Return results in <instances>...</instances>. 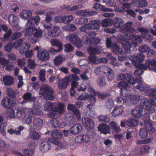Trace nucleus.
<instances>
[{
    "label": "nucleus",
    "mask_w": 156,
    "mask_h": 156,
    "mask_svg": "<svg viewBox=\"0 0 156 156\" xmlns=\"http://www.w3.org/2000/svg\"><path fill=\"white\" fill-rule=\"evenodd\" d=\"M132 24V22H129L125 25V28L122 31V32H124L125 36L121 35L118 40L121 43L126 53H129L131 51V42L132 43L133 47H136L142 42V39L139 36H134V34L136 33L135 30L130 27Z\"/></svg>",
    "instance_id": "obj_1"
},
{
    "label": "nucleus",
    "mask_w": 156,
    "mask_h": 156,
    "mask_svg": "<svg viewBox=\"0 0 156 156\" xmlns=\"http://www.w3.org/2000/svg\"><path fill=\"white\" fill-rule=\"evenodd\" d=\"M145 57L143 54H139L131 56L129 59L133 64L136 66V69L134 72L136 75L140 76L143 72V70L149 69L156 72V57L153 59L146 60L145 65L141 64L140 62L144 61Z\"/></svg>",
    "instance_id": "obj_2"
},
{
    "label": "nucleus",
    "mask_w": 156,
    "mask_h": 156,
    "mask_svg": "<svg viewBox=\"0 0 156 156\" xmlns=\"http://www.w3.org/2000/svg\"><path fill=\"white\" fill-rule=\"evenodd\" d=\"M31 16L30 10H23L20 14V16L24 20H28L26 24L27 27L23 31V33L25 36L29 37H32L33 32L36 30V28L34 27V24L37 26L40 20V18L38 16H35L34 18H31Z\"/></svg>",
    "instance_id": "obj_3"
},
{
    "label": "nucleus",
    "mask_w": 156,
    "mask_h": 156,
    "mask_svg": "<svg viewBox=\"0 0 156 156\" xmlns=\"http://www.w3.org/2000/svg\"><path fill=\"white\" fill-rule=\"evenodd\" d=\"M154 105H153L148 99L144 98L140 102V105L137 106L132 111L131 114L134 117L139 118L143 115H144L145 111L146 113H152L154 112Z\"/></svg>",
    "instance_id": "obj_4"
},
{
    "label": "nucleus",
    "mask_w": 156,
    "mask_h": 156,
    "mask_svg": "<svg viewBox=\"0 0 156 156\" xmlns=\"http://www.w3.org/2000/svg\"><path fill=\"white\" fill-rule=\"evenodd\" d=\"M137 82L139 85L136 86V88L141 91L145 90L146 95L151 97L149 100L156 106V89H149L148 86L143 82L141 77L137 79Z\"/></svg>",
    "instance_id": "obj_5"
},
{
    "label": "nucleus",
    "mask_w": 156,
    "mask_h": 156,
    "mask_svg": "<svg viewBox=\"0 0 156 156\" xmlns=\"http://www.w3.org/2000/svg\"><path fill=\"white\" fill-rule=\"evenodd\" d=\"M33 106L34 110L30 109L28 112V115L22 119V121L27 124H29L32 122V117L34 115H41L43 114L42 111L40 110L41 107L40 104L37 101L34 102Z\"/></svg>",
    "instance_id": "obj_6"
},
{
    "label": "nucleus",
    "mask_w": 156,
    "mask_h": 156,
    "mask_svg": "<svg viewBox=\"0 0 156 156\" xmlns=\"http://www.w3.org/2000/svg\"><path fill=\"white\" fill-rule=\"evenodd\" d=\"M52 109H54L53 111L55 110L61 114L64 111L65 107L62 103H58L57 104L51 103L49 101L46 102L44 105V110L48 111Z\"/></svg>",
    "instance_id": "obj_7"
},
{
    "label": "nucleus",
    "mask_w": 156,
    "mask_h": 156,
    "mask_svg": "<svg viewBox=\"0 0 156 156\" xmlns=\"http://www.w3.org/2000/svg\"><path fill=\"white\" fill-rule=\"evenodd\" d=\"M40 89L43 92L40 93V94L43 96L45 99L52 100L54 99L53 96L51 94L53 90L50 86L47 85H44Z\"/></svg>",
    "instance_id": "obj_8"
},
{
    "label": "nucleus",
    "mask_w": 156,
    "mask_h": 156,
    "mask_svg": "<svg viewBox=\"0 0 156 156\" xmlns=\"http://www.w3.org/2000/svg\"><path fill=\"white\" fill-rule=\"evenodd\" d=\"M89 53L90 54L88 57V59L90 62L95 64H98L100 63V60L98 58L95 54H99L100 51L98 49L92 47H89L88 48Z\"/></svg>",
    "instance_id": "obj_9"
},
{
    "label": "nucleus",
    "mask_w": 156,
    "mask_h": 156,
    "mask_svg": "<svg viewBox=\"0 0 156 156\" xmlns=\"http://www.w3.org/2000/svg\"><path fill=\"white\" fill-rule=\"evenodd\" d=\"M101 22L98 20H93L91 21L90 23L85 25L80 28L81 31L87 33L89 30L91 29L98 30L100 28Z\"/></svg>",
    "instance_id": "obj_10"
},
{
    "label": "nucleus",
    "mask_w": 156,
    "mask_h": 156,
    "mask_svg": "<svg viewBox=\"0 0 156 156\" xmlns=\"http://www.w3.org/2000/svg\"><path fill=\"white\" fill-rule=\"evenodd\" d=\"M118 87L120 89L121 94L125 97L129 96L131 94L130 91L128 90L130 87L128 83L125 81H122L119 82Z\"/></svg>",
    "instance_id": "obj_11"
},
{
    "label": "nucleus",
    "mask_w": 156,
    "mask_h": 156,
    "mask_svg": "<svg viewBox=\"0 0 156 156\" xmlns=\"http://www.w3.org/2000/svg\"><path fill=\"white\" fill-rule=\"evenodd\" d=\"M94 34V33H92L89 34L87 39L86 37H85L83 39L84 43L88 45L99 43L100 42V40L99 38L94 37L93 34Z\"/></svg>",
    "instance_id": "obj_12"
},
{
    "label": "nucleus",
    "mask_w": 156,
    "mask_h": 156,
    "mask_svg": "<svg viewBox=\"0 0 156 156\" xmlns=\"http://www.w3.org/2000/svg\"><path fill=\"white\" fill-rule=\"evenodd\" d=\"M67 40L74 44L76 46L80 48L83 45V43L77 36L75 34H70L66 37Z\"/></svg>",
    "instance_id": "obj_13"
},
{
    "label": "nucleus",
    "mask_w": 156,
    "mask_h": 156,
    "mask_svg": "<svg viewBox=\"0 0 156 156\" xmlns=\"http://www.w3.org/2000/svg\"><path fill=\"white\" fill-rule=\"evenodd\" d=\"M91 137L89 134H81L76 137L75 141L77 143H88L91 141Z\"/></svg>",
    "instance_id": "obj_14"
},
{
    "label": "nucleus",
    "mask_w": 156,
    "mask_h": 156,
    "mask_svg": "<svg viewBox=\"0 0 156 156\" xmlns=\"http://www.w3.org/2000/svg\"><path fill=\"white\" fill-rule=\"evenodd\" d=\"M42 30L41 29L38 30L36 28V30L34 31V32H33L34 37H28V39L31 43H34L37 42L38 38L41 37L42 36Z\"/></svg>",
    "instance_id": "obj_15"
},
{
    "label": "nucleus",
    "mask_w": 156,
    "mask_h": 156,
    "mask_svg": "<svg viewBox=\"0 0 156 156\" xmlns=\"http://www.w3.org/2000/svg\"><path fill=\"white\" fill-rule=\"evenodd\" d=\"M58 113L57 111L55 110L52 111L48 113V115L49 118L53 119V120L51 121V125L54 127H56L59 125V123L58 122L56 119L58 116Z\"/></svg>",
    "instance_id": "obj_16"
},
{
    "label": "nucleus",
    "mask_w": 156,
    "mask_h": 156,
    "mask_svg": "<svg viewBox=\"0 0 156 156\" xmlns=\"http://www.w3.org/2000/svg\"><path fill=\"white\" fill-rule=\"evenodd\" d=\"M37 56L38 59L42 62L47 61L49 58L48 53L44 50H41L38 51L37 53Z\"/></svg>",
    "instance_id": "obj_17"
},
{
    "label": "nucleus",
    "mask_w": 156,
    "mask_h": 156,
    "mask_svg": "<svg viewBox=\"0 0 156 156\" xmlns=\"http://www.w3.org/2000/svg\"><path fill=\"white\" fill-rule=\"evenodd\" d=\"M118 77L119 80L125 79L131 84L134 85L135 84L136 81L134 78L128 74H125L123 73H119L118 75Z\"/></svg>",
    "instance_id": "obj_18"
},
{
    "label": "nucleus",
    "mask_w": 156,
    "mask_h": 156,
    "mask_svg": "<svg viewBox=\"0 0 156 156\" xmlns=\"http://www.w3.org/2000/svg\"><path fill=\"white\" fill-rule=\"evenodd\" d=\"M67 109L70 114H73V116L76 118V119H80L81 118V113L79 110L75 108L74 106L71 104H69L67 106Z\"/></svg>",
    "instance_id": "obj_19"
},
{
    "label": "nucleus",
    "mask_w": 156,
    "mask_h": 156,
    "mask_svg": "<svg viewBox=\"0 0 156 156\" xmlns=\"http://www.w3.org/2000/svg\"><path fill=\"white\" fill-rule=\"evenodd\" d=\"M69 83V78L65 77L58 81V89L60 90L65 91L64 89L66 88Z\"/></svg>",
    "instance_id": "obj_20"
},
{
    "label": "nucleus",
    "mask_w": 156,
    "mask_h": 156,
    "mask_svg": "<svg viewBox=\"0 0 156 156\" xmlns=\"http://www.w3.org/2000/svg\"><path fill=\"white\" fill-rule=\"evenodd\" d=\"M1 103L3 107L8 108L12 107L14 105V102L12 101L7 97L4 98L2 99Z\"/></svg>",
    "instance_id": "obj_21"
},
{
    "label": "nucleus",
    "mask_w": 156,
    "mask_h": 156,
    "mask_svg": "<svg viewBox=\"0 0 156 156\" xmlns=\"http://www.w3.org/2000/svg\"><path fill=\"white\" fill-rule=\"evenodd\" d=\"M82 121L84 126L87 129L90 130L94 127V123L92 119L84 117Z\"/></svg>",
    "instance_id": "obj_22"
},
{
    "label": "nucleus",
    "mask_w": 156,
    "mask_h": 156,
    "mask_svg": "<svg viewBox=\"0 0 156 156\" xmlns=\"http://www.w3.org/2000/svg\"><path fill=\"white\" fill-rule=\"evenodd\" d=\"M61 33V30L57 26H53L51 30H48V35L52 37L58 36Z\"/></svg>",
    "instance_id": "obj_23"
},
{
    "label": "nucleus",
    "mask_w": 156,
    "mask_h": 156,
    "mask_svg": "<svg viewBox=\"0 0 156 156\" xmlns=\"http://www.w3.org/2000/svg\"><path fill=\"white\" fill-rule=\"evenodd\" d=\"M1 81L5 85L9 86L14 83V79L10 76L5 75L2 77Z\"/></svg>",
    "instance_id": "obj_24"
},
{
    "label": "nucleus",
    "mask_w": 156,
    "mask_h": 156,
    "mask_svg": "<svg viewBox=\"0 0 156 156\" xmlns=\"http://www.w3.org/2000/svg\"><path fill=\"white\" fill-rule=\"evenodd\" d=\"M82 6L81 5H77L70 7L69 5H61L60 6H55L54 9H59L60 10H64L65 9H69V10H77L78 9H81L82 8Z\"/></svg>",
    "instance_id": "obj_25"
},
{
    "label": "nucleus",
    "mask_w": 156,
    "mask_h": 156,
    "mask_svg": "<svg viewBox=\"0 0 156 156\" xmlns=\"http://www.w3.org/2000/svg\"><path fill=\"white\" fill-rule=\"evenodd\" d=\"M83 127L80 124H76L70 129V133L72 134H76L80 133L82 130Z\"/></svg>",
    "instance_id": "obj_26"
},
{
    "label": "nucleus",
    "mask_w": 156,
    "mask_h": 156,
    "mask_svg": "<svg viewBox=\"0 0 156 156\" xmlns=\"http://www.w3.org/2000/svg\"><path fill=\"white\" fill-rule=\"evenodd\" d=\"M124 111V108L122 106H116L114 108L112 112L113 116L116 117L121 115Z\"/></svg>",
    "instance_id": "obj_27"
},
{
    "label": "nucleus",
    "mask_w": 156,
    "mask_h": 156,
    "mask_svg": "<svg viewBox=\"0 0 156 156\" xmlns=\"http://www.w3.org/2000/svg\"><path fill=\"white\" fill-rule=\"evenodd\" d=\"M102 68L105 69V73L109 80H112L114 78V74L112 69L106 66H104Z\"/></svg>",
    "instance_id": "obj_28"
},
{
    "label": "nucleus",
    "mask_w": 156,
    "mask_h": 156,
    "mask_svg": "<svg viewBox=\"0 0 156 156\" xmlns=\"http://www.w3.org/2000/svg\"><path fill=\"white\" fill-rule=\"evenodd\" d=\"M132 4L135 6L141 8L146 6L147 5V2L146 0H132Z\"/></svg>",
    "instance_id": "obj_29"
},
{
    "label": "nucleus",
    "mask_w": 156,
    "mask_h": 156,
    "mask_svg": "<svg viewBox=\"0 0 156 156\" xmlns=\"http://www.w3.org/2000/svg\"><path fill=\"white\" fill-rule=\"evenodd\" d=\"M78 10V15L83 16H90L94 15L97 14V12L93 10Z\"/></svg>",
    "instance_id": "obj_30"
},
{
    "label": "nucleus",
    "mask_w": 156,
    "mask_h": 156,
    "mask_svg": "<svg viewBox=\"0 0 156 156\" xmlns=\"http://www.w3.org/2000/svg\"><path fill=\"white\" fill-rule=\"evenodd\" d=\"M98 130L102 133L105 134L110 132V129L109 127L107 125L105 124H101L98 127Z\"/></svg>",
    "instance_id": "obj_31"
},
{
    "label": "nucleus",
    "mask_w": 156,
    "mask_h": 156,
    "mask_svg": "<svg viewBox=\"0 0 156 156\" xmlns=\"http://www.w3.org/2000/svg\"><path fill=\"white\" fill-rule=\"evenodd\" d=\"M32 95L31 93L27 92L24 94L23 96V98L24 100H27V102H30V103L33 102V105H34V102L37 101L38 102L37 100L35 99L34 97L31 98Z\"/></svg>",
    "instance_id": "obj_32"
},
{
    "label": "nucleus",
    "mask_w": 156,
    "mask_h": 156,
    "mask_svg": "<svg viewBox=\"0 0 156 156\" xmlns=\"http://www.w3.org/2000/svg\"><path fill=\"white\" fill-rule=\"evenodd\" d=\"M109 124L114 133H119L120 131L119 125L115 122L111 121L109 123Z\"/></svg>",
    "instance_id": "obj_33"
},
{
    "label": "nucleus",
    "mask_w": 156,
    "mask_h": 156,
    "mask_svg": "<svg viewBox=\"0 0 156 156\" xmlns=\"http://www.w3.org/2000/svg\"><path fill=\"white\" fill-rule=\"evenodd\" d=\"M113 21L114 24V26L115 28H120L124 25V21L120 18H115Z\"/></svg>",
    "instance_id": "obj_34"
},
{
    "label": "nucleus",
    "mask_w": 156,
    "mask_h": 156,
    "mask_svg": "<svg viewBox=\"0 0 156 156\" xmlns=\"http://www.w3.org/2000/svg\"><path fill=\"white\" fill-rule=\"evenodd\" d=\"M66 60V58L63 55H59L56 57L54 59V63L55 65H60Z\"/></svg>",
    "instance_id": "obj_35"
},
{
    "label": "nucleus",
    "mask_w": 156,
    "mask_h": 156,
    "mask_svg": "<svg viewBox=\"0 0 156 156\" xmlns=\"http://www.w3.org/2000/svg\"><path fill=\"white\" fill-rule=\"evenodd\" d=\"M50 147L49 144L47 142H43L41 143L39 145L40 150L43 152L48 151Z\"/></svg>",
    "instance_id": "obj_36"
},
{
    "label": "nucleus",
    "mask_w": 156,
    "mask_h": 156,
    "mask_svg": "<svg viewBox=\"0 0 156 156\" xmlns=\"http://www.w3.org/2000/svg\"><path fill=\"white\" fill-rule=\"evenodd\" d=\"M30 47V44L28 42H25L23 44L20 48V54H23Z\"/></svg>",
    "instance_id": "obj_37"
},
{
    "label": "nucleus",
    "mask_w": 156,
    "mask_h": 156,
    "mask_svg": "<svg viewBox=\"0 0 156 156\" xmlns=\"http://www.w3.org/2000/svg\"><path fill=\"white\" fill-rule=\"evenodd\" d=\"M140 100V97L138 95H131L130 96L129 99H128L130 104H134L138 103Z\"/></svg>",
    "instance_id": "obj_38"
},
{
    "label": "nucleus",
    "mask_w": 156,
    "mask_h": 156,
    "mask_svg": "<svg viewBox=\"0 0 156 156\" xmlns=\"http://www.w3.org/2000/svg\"><path fill=\"white\" fill-rule=\"evenodd\" d=\"M88 100L90 103V104L87 105V107L90 111H91L92 107L94 105L96 102V98L94 96L90 95V98H88Z\"/></svg>",
    "instance_id": "obj_39"
},
{
    "label": "nucleus",
    "mask_w": 156,
    "mask_h": 156,
    "mask_svg": "<svg viewBox=\"0 0 156 156\" xmlns=\"http://www.w3.org/2000/svg\"><path fill=\"white\" fill-rule=\"evenodd\" d=\"M50 42L53 46H57L58 48L62 50V44L58 39H52L51 40Z\"/></svg>",
    "instance_id": "obj_40"
},
{
    "label": "nucleus",
    "mask_w": 156,
    "mask_h": 156,
    "mask_svg": "<svg viewBox=\"0 0 156 156\" xmlns=\"http://www.w3.org/2000/svg\"><path fill=\"white\" fill-rule=\"evenodd\" d=\"M51 136L53 139H59L61 138L62 134L59 131L54 130L51 133Z\"/></svg>",
    "instance_id": "obj_41"
},
{
    "label": "nucleus",
    "mask_w": 156,
    "mask_h": 156,
    "mask_svg": "<svg viewBox=\"0 0 156 156\" xmlns=\"http://www.w3.org/2000/svg\"><path fill=\"white\" fill-rule=\"evenodd\" d=\"M111 48L113 51V52L117 54H121L122 52V49L120 48L116 44L112 45L111 46Z\"/></svg>",
    "instance_id": "obj_42"
},
{
    "label": "nucleus",
    "mask_w": 156,
    "mask_h": 156,
    "mask_svg": "<svg viewBox=\"0 0 156 156\" xmlns=\"http://www.w3.org/2000/svg\"><path fill=\"white\" fill-rule=\"evenodd\" d=\"M87 19L84 17L81 18H77L75 20V23L78 25H80L84 24L87 23Z\"/></svg>",
    "instance_id": "obj_43"
},
{
    "label": "nucleus",
    "mask_w": 156,
    "mask_h": 156,
    "mask_svg": "<svg viewBox=\"0 0 156 156\" xmlns=\"http://www.w3.org/2000/svg\"><path fill=\"white\" fill-rule=\"evenodd\" d=\"M113 21L112 20L107 19L103 20L101 22V25L104 27L110 26L112 25Z\"/></svg>",
    "instance_id": "obj_44"
},
{
    "label": "nucleus",
    "mask_w": 156,
    "mask_h": 156,
    "mask_svg": "<svg viewBox=\"0 0 156 156\" xmlns=\"http://www.w3.org/2000/svg\"><path fill=\"white\" fill-rule=\"evenodd\" d=\"M138 124V122L133 119H129L126 122V124L129 126H135L137 125Z\"/></svg>",
    "instance_id": "obj_45"
},
{
    "label": "nucleus",
    "mask_w": 156,
    "mask_h": 156,
    "mask_svg": "<svg viewBox=\"0 0 156 156\" xmlns=\"http://www.w3.org/2000/svg\"><path fill=\"white\" fill-rule=\"evenodd\" d=\"M140 134L142 138H145L147 136V130L146 128H143L140 130Z\"/></svg>",
    "instance_id": "obj_46"
},
{
    "label": "nucleus",
    "mask_w": 156,
    "mask_h": 156,
    "mask_svg": "<svg viewBox=\"0 0 156 156\" xmlns=\"http://www.w3.org/2000/svg\"><path fill=\"white\" fill-rule=\"evenodd\" d=\"M116 101L118 104H128L129 103V101L123 99L122 97H117L116 98Z\"/></svg>",
    "instance_id": "obj_47"
},
{
    "label": "nucleus",
    "mask_w": 156,
    "mask_h": 156,
    "mask_svg": "<svg viewBox=\"0 0 156 156\" xmlns=\"http://www.w3.org/2000/svg\"><path fill=\"white\" fill-rule=\"evenodd\" d=\"M12 33V31L11 29L9 30L8 32L4 34L3 37L2 38V40L3 42H5L7 41H10L9 36Z\"/></svg>",
    "instance_id": "obj_48"
},
{
    "label": "nucleus",
    "mask_w": 156,
    "mask_h": 156,
    "mask_svg": "<svg viewBox=\"0 0 156 156\" xmlns=\"http://www.w3.org/2000/svg\"><path fill=\"white\" fill-rule=\"evenodd\" d=\"M16 115L18 117L21 118L22 120V119L25 116V113L24 110L22 109L18 110L16 112Z\"/></svg>",
    "instance_id": "obj_49"
},
{
    "label": "nucleus",
    "mask_w": 156,
    "mask_h": 156,
    "mask_svg": "<svg viewBox=\"0 0 156 156\" xmlns=\"http://www.w3.org/2000/svg\"><path fill=\"white\" fill-rule=\"evenodd\" d=\"M5 115L6 117L10 118H14L15 117L14 111L12 109L9 110Z\"/></svg>",
    "instance_id": "obj_50"
},
{
    "label": "nucleus",
    "mask_w": 156,
    "mask_h": 156,
    "mask_svg": "<svg viewBox=\"0 0 156 156\" xmlns=\"http://www.w3.org/2000/svg\"><path fill=\"white\" fill-rule=\"evenodd\" d=\"M37 64L35 61L32 59H29L27 61V65L30 69H34L36 66Z\"/></svg>",
    "instance_id": "obj_51"
},
{
    "label": "nucleus",
    "mask_w": 156,
    "mask_h": 156,
    "mask_svg": "<svg viewBox=\"0 0 156 156\" xmlns=\"http://www.w3.org/2000/svg\"><path fill=\"white\" fill-rule=\"evenodd\" d=\"M63 29L65 30L73 31L75 30L76 29V27L73 24H70L63 27Z\"/></svg>",
    "instance_id": "obj_52"
},
{
    "label": "nucleus",
    "mask_w": 156,
    "mask_h": 156,
    "mask_svg": "<svg viewBox=\"0 0 156 156\" xmlns=\"http://www.w3.org/2000/svg\"><path fill=\"white\" fill-rule=\"evenodd\" d=\"M73 83H76L77 84L75 85V86L79 91H85L87 87L84 84L79 85V83L76 82H72Z\"/></svg>",
    "instance_id": "obj_53"
},
{
    "label": "nucleus",
    "mask_w": 156,
    "mask_h": 156,
    "mask_svg": "<svg viewBox=\"0 0 156 156\" xmlns=\"http://www.w3.org/2000/svg\"><path fill=\"white\" fill-rule=\"evenodd\" d=\"M149 49V47L146 45H141L139 48L140 52L145 53L148 51Z\"/></svg>",
    "instance_id": "obj_54"
},
{
    "label": "nucleus",
    "mask_w": 156,
    "mask_h": 156,
    "mask_svg": "<svg viewBox=\"0 0 156 156\" xmlns=\"http://www.w3.org/2000/svg\"><path fill=\"white\" fill-rule=\"evenodd\" d=\"M34 126L36 127H38L42 125L43 122L41 119L39 118H36L33 121Z\"/></svg>",
    "instance_id": "obj_55"
},
{
    "label": "nucleus",
    "mask_w": 156,
    "mask_h": 156,
    "mask_svg": "<svg viewBox=\"0 0 156 156\" xmlns=\"http://www.w3.org/2000/svg\"><path fill=\"white\" fill-rule=\"evenodd\" d=\"M13 47L12 43H8L4 46V48L6 51L10 52Z\"/></svg>",
    "instance_id": "obj_56"
},
{
    "label": "nucleus",
    "mask_w": 156,
    "mask_h": 156,
    "mask_svg": "<svg viewBox=\"0 0 156 156\" xmlns=\"http://www.w3.org/2000/svg\"><path fill=\"white\" fill-rule=\"evenodd\" d=\"M90 95L87 93L84 92L77 98V100H84L85 99H87L88 100L90 98Z\"/></svg>",
    "instance_id": "obj_57"
},
{
    "label": "nucleus",
    "mask_w": 156,
    "mask_h": 156,
    "mask_svg": "<svg viewBox=\"0 0 156 156\" xmlns=\"http://www.w3.org/2000/svg\"><path fill=\"white\" fill-rule=\"evenodd\" d=\"M64 46L65 47L64 51L66 52H69L73 50V48L70 43L65 44Z\"/></svg>",
    "instance_id": "obj_58"
},
{
    "label": "nucleus",
    "mask_w": 156,
    "mask_h": 156,
    "mask_svg": "<svg viewBox=\"0 0 156 156\" xmlns=\"http://www.w3.org/2000/svg\"><path fill=\"white\" fill-rule=\"evenodd\" d=\"M45 72L44 69L41 70L39 72V78L40 80L42 81H45L46 80L45 78Z\"/></svg>",
    "instance_id": "obj_59"
},
{
    "label": "nucleus",
    "mask_w": 156,
    "mask_h": 156,
    "mask_svg": "<svg viewBox=\"0 0 156 156\" xmlns=\"http://www.w3.org/2000/svg\"><path fill=\"white\" fill-rule=\"evenodd\" d=\"M64 23H67L70 22L73 19L72 16L69 15L63 16Z\"/></svg>",
    "instance_id": "obj_60"
},
{
    "label": "nucleus",
    "mask_w": 156,
    "mask_h": 156,
    "mask_svg": "<svg viewBox=\"0 0 156 156\" xmlns=\"http://www.w3.org/2000/svg\"><path fill=\"white\" fill-rule=\"evenodd\" d=\"M103 2L111 7L114 6L116 5V3L114 0H103Z\"/></svg>",
    "instance_id": "obj_61"
},
{
    "label": "nucleus",
    "mask_w": 156,
    "mask_h": 156,
    "mask_svg": "<svg viewBox=\"0 0 156 156\" xmlns=\"http://www.w3.org/2000/svg\"><path fill=\"white\" fill-rule=\"evenodd\" d=\"M98 120L101 122H108L110 121V118L105 115H102L99 117Z\"/></svg>",
    "instance_id": "obj_62"
},
{
    "label": "nucleus",
    "mask_w": 156,
    "mask_h": 156,
    "mask_svg": "<svg viewBox=\"0 0 156 156\" xmlns=\"http://www.w3.org/2000/svg\"><path fill=\"white\" fill-rule=\"evenodd\" d=\"M9 20L10 23L13 25V23L17 21L18 18L17 17L13 14L10 15L9 16Z\"/></svg>",
    "instance_id": "obj_63"
},
{
    "label": "nucleus",
    "mask_w": 156,
    "mask_h": 156,
    "mask_svg": "<svg viewBox=\"0 0 156 156\" xmlns=\"http://www.w3.org/2000/svg\"><path fill=\"white\" fill-rule=\"evenodd\" d=\"M23 40L21 39L16 41L14 43L12 42L13 47L16 48H18L19 46L22 43Z\"/></svg>",
    "instance_id": "obj_64"
}]
</instances>
